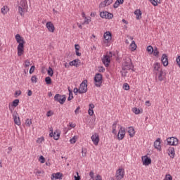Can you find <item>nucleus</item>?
Returning <instances> with one entry per match:
<instances>
[{
    "mask_svg": "<svg viewBox=\"0 0 180 180\" xmlns=\"http://www.w3.org/2000/svg\"><path fill=\"white\" fill-rule=\"evenodd\" d=\"M15 40L17 43H18V46L17 47L18 56L20 57V56H22L25 51V43L26 42L25 41L23 37H22L19 34L15 35Z\"/></svg>",
    "mask_w": 180,
    "mask_h": 180,
    "instance_id": "nucleus-1",
    "label": "nucleus"
},
{
    "mask_svg": "<svg viewBox=\"0 0 180 180\" xmlns=\"http://www.w3.org/2000/svg\"><path fill=\"white\" fill-rule=\"evenodd\" d=\"M133 66L131 65V59L130 58H127L126 60L122 63V68L121 70V74L122 77H126L129 70H131Z\"/></svg>",
    "mask_w": 180,
    "mask_h": 180,
    "instance_id": "nucleus-2",
    "label": "nucleus"
},
{
    "mask_svg": "<svg viewBox=\"0 0 180 180\" xmlns=\"http://www.w3.org/2000/svg\"><path fill=\"white\" fill-rule=\"evenodd\" d=\"M88 80H84L79 86V94H85L88 91Z\"/></svg>",
    "mask_w": 180,
    "mask_h": 180,
    "instance_id": "nucleus-3",
    "label": "nucleus"
},
{
    "mask_svg": "<svg viewBox=\"0 0 180 180\" xmlns=\"http://www.w3.org/2000/svg\"><path fill=\"white\" fill-rule=\"evenodd\" d=\"M94 84L97 88L102 86V75L101 73L96 74L94 77Z\"/></svg>",
    "mask_w": 180,
    "mask_h": 180,
    "instance_id": "nucleus-4",
    "label": "nucleus"
},
{
    "mask_svg": "<svg viewBox=\"0 0 180 180\" xmlns=\"http://www.w3.org/2000/svg\"><path fill=\"white\" fill-rule=\"evenodd\" d=\"M67 100V97L65 95L56 94L54 96V101L60 103V105H64L65 101Z\"/></svg>",
    "mask_w": 180,
    "mask_h": 180,
    "instance_id": "nucleus-5",
    "label": "nucleus"
},
{
    "mask_svg": "<svg viewBox=\"0 0 180 180\" xmlns=\"http://www.w3.org/2000/svg\"><path fill=\"white\" fill-rule=\"evenodd\" d=\"M167 146H178L179 141L176 137H169L166 139Z\"/></svg>",
    "mask_w": 180,
    "mask_h": 180,
    "instance_id": "nucleus-6",
    "label": "nucleus"
},
{
    "mask_svg": "<svg viewBox=\"0 0 180 180\" xmlns=\"http://www.w3.org/2000/svg\"><path fill=\"white\" fill-rule=\"evenodd\" d=\"M124 177V169L123 168H120L117 170L115 178L117 180H122Z\"/></svg>",
    "mask_w": 180,
    "mask_h": 180,
    "instance_id": "nucleus-7",
    "label": "nucleus"
},
{
    "mask_svg": "<svg viewBox=\"0 0 180 180\" xmlns=\"http://www.w3.org/2000/svg\"><path fill=\"white\" fill-rule=\"evenodd\" d=\"M13 117L15 124H17V126H20L21 124L20 118L19 117V115L18 114V112L14 111L13 112Z\"/></svg>",
    "mask_w": 180,
    "mask_h": 180,
    "instance_id": "nucleus-8",
    "label": "nucleus"
},
{
    "mask_svg": "<svg viewBox=\"0 0 180 180\" xmlns=\"http://www.w3.org/2000/svg\"><path fill=\"white\" fill-rule=\"evenodd\" d=\"M161 63H155L153 65V72L155 74V75H158V72L161 71Z\"/></svg>",
    "mask_w": 180,
    "mask_h": 180,
    "instance_id": "nucleus-9",
    "label": "nucleus"
},
{
    "mask_svg": "<svg viewBox=\"0 0 180 180\" xmlns=\"http://www.w3.org/2000/svg\"><path fill=\"white\" fill-rule=\"evenodd\" d=\"M124 136H126V131H124V129L121 127L117 135L118 140H123Z\"/></svg>",
    "mask_w": 180,
    "mask_h": 180,
    "instance_id": "nucleus-10",
    "label": "nucleus"
},
{
    "mask_svg": "<svg viewBox=\"0 0 180 180\" xmlns=\"http://www.w3.org/2000/svg\"><path fill=\"white\" fill-rule=\"evenodd\" d=\"M46 27L48 29L49 32L51 33H54V30H56V27H54V25L52 24L51 22H48L46 24Z\"/></svg>",
    "mask_w": 180,
    "mask_h": 180,
    "instance_id": "nucleus-11",
    "label": "nucleus"
},
{
    "mask_svg": "<svg viewBox=\"0 0 180 180\" xmlns=\"http://www.w3.org/2000/svg\"><path fill=\"white\" fill-rule=\"evenodd\" d=\"M51 180L63 179V174L60 172L53 173L51 176Z\"/></svg>",
    "mask_w": 180,
    "mask_h": 180,
    "instance_id": "nucleus-12",
    "label": "nucleus"
},
{
    "mask_svg": "<svg viewBox=\"0 0 180 180\" xmlns=\"http://www.w3.org/2000/svg\"><path fill=\"white\" fill-rule=\"evenodd\" d=\"M161 61L164 67H167L168 65V56H167L165 53H163L162 56Z\"/></svg>",
    "mask_w": 180,
    "mask_h": 180,
    "instance_id": "nucleus-13",
    "label": "nucleus"
},
{
    "mask_svg": "<svg viewBox=\"0 0 180 180\" xmlns=\"http://www.w3.org/2000/svg\"><path fill=\"white\" fill-rule=\"evenodd\" d=\"M91 140L95 146H98V144H99V135L98 134H94L91 136Z\"/></svg>",
    "mask_w": 180,
    "mask_h": 180,
    "instance_id": "nucleus-14",
    "label": "nucleus"
},
{
    "mask_svg": "<svg viewBox=\"0 0 180 180\" xmlns=\"http://www.w3.org/2000/svg\"><path fill=\"white\" fill-rule=\"evenodd\" d=\"M113 0H105L101 2L99 5V8H105V6H109L111 4H112Z\"/></svg>",
    "mask_w": 180,
    "mask_h": 180,
    "instance_id": "nucleus-15",
    "label": "nucleus"
},
{
    "mask_svg": "<svg viewBox=\"0 0 180 180\" xmlns=\"http://www.w3.org/2000/svg\"><path fill=\"white\" fill-rule=\"evenodd\" d=\"M102 61L105 67H109V64L110 63V58L104 56V57L102 58Z\"/></svg>",
    "mask_w": 180,
    "mask_h": 180,
    "instance_id": "nucleus-16",
    "label": "nucleus"
},
{
    "mask_svg": "<svg viewBox=\"0 0 180 180\" xmlns=\"http://www.w3.org/2000/svg\"><path fill=\"white\" fill-rule=\"evenodd\" d=\"M156 75H158L159 81H164V79L165 78V72H164L162 70H160V71L158 72V74Z\"/></svg>",
    "mask_w": 180,
    "mask_h": 180,
    "instance_id": "nucleus-17",
    "label": "nucleus"
},
{
    "mask_svg": "<svg viewBox=\"0 0 180 180\" xmlns=\"http://www.w3.org/2000/svg\"><path fill=\"white\" fill-rule=\"evenodd\" d=\"M154 147L157 150H161V139L158 138V140L154 142Z\"/></svg>",
    "mask_w": 180,
    "mask_h": 180,
    "instance_id": "nucleus-18",
    "label": "nucleus"
},
{
    "mask_svg": "<svg viewBox=\"0 0 180 180\" xmlns=\"http://www.w3.org/2000/svg\"><path fill=\"white\" fill-rule=\"evenodd\" d=\"M168 154L171 158H174L175 157V148L174 147H169L168 148Z\"/></svg>",
    "mask_w": 180,
    "mask_h": 180,
    "instance_id": "nucleus-19",
    "label": "nucleus"
},
{
    "mask_svg": "<svg viewBox=\"0 0 180 180\" xmlns=\"http://www.w3.org/2000/svg\"><path fill=\"white\" fill-rule=\"evenodd\" d=\"M103 37L105 40L109 41L112 40V34L110 33V32H106L105 33H104Z\"/></svg>",
    "mask_w": 180,
    "mask_h": 180,
    "instance_id": "nucleus-20",
    "label": "nucleus"
},
{
    "mask_svg": "<svg viewBox=\"0 0 180 180\" xmlns=\"http://www.w3.org/2000/svg\"><path fill=\"white\" fill-rule=\"evenodd\" d=\"M128 133L130 137H134V134H136V131H134V127H129L128 129Z\"/></svg>",
    "mask_w": 180,
    "mask_h": 180,
    "instance_id": "nucleus-21",
    "label": "nucleus"
},
{
    "mask_svg": "<svg viewBox=\"0 0 180 180\" xmlns=\"http://www.w3.org/2000/svg\"><path fill=\"white\" fill-rule=\"evenodd\" d=\"M27 12V8H22V7H18V13L20 16H25V13Z\"/></svg>",
    "mask_w": 180,
    "mask_h": 180,
    "instance_id": "nucleus-22",
    "label": "nucleus"
},
{
    "mask_svg": "<svg viewBox=\"0 0 180 180\" xmlns=\"http://www.w3.org/2000/svg\"><path fill=\"white\" fill-rule=\"evenodd\" d=\"M18 8H22L24 9H27V1H21L20 2V5L18 6Z\"/></svg>",
    "mask_w": 180,
    "mask_h": 180,
    "instance_id": "nucleus-23",
    "label": "nucleus"
},
{
    "mask_svg": "<svg viewBox=\"0 0 180 180\" xmlns=\"http://www.w3.org/2000/svg\"><path fill=\"white\" fill-rule=\"evenodd\" d=\"M134 15H136V19H137V20H139V19H141V11L140 10L135 11Z\"/></svg>",
    "mask_w": 180,
    "mask_h": 180,
    "instance_id": "nucleus-24",
    "label": "nucleus"
},
{
    "mask_svg": "<svg viewBox=\"0 0 180 180\" xmlns=\"http://www.w3.org/2000/svg\"><path fill=\"white\" fill-rule=\"evenodd\" d=\"M79 61V59H75L71 62L69 63V65L71 67H78V62Z\"/></svg>",
    "mask_w": 180,
    "mask_h": 180,
    "instance_id": "nucleus-25",
    "label": "nucleus"
},
{
    "mask_svg": "<svg viewBox=\"0 0 180 180\" xmlns=\"http://www.w3.org/2000/svg\"><path fill=\"white\" fill-rule=\"evenodd\" d=\"M151 164V159L148 157H146L143 160V165H150Z\"/></svg>",
    "mask_w": 180,
    "mask_h": 180,
    "instance_id": "nucleus-26",
    "label": "nucleus"
},
{
    "mask_svg": "<svg viewBox=\"0 0 180 180\" xmlns=\"http://www.w3.org/2000/svg\"><path fill=\"white\" fill-rule=\"evenodd\" d=\"M60 131L58 130L55 131L53 133L54 140H58V139H60Z\"/></svg>",
    "mask_w": 180,
    "mask_h": 180,
    "instance_id": "nucleus-27",
    "label": "nucleus"
},
{
    "mask_svg": "<svg viewBox=\"0 0 180 180\" xmlns=\"http://www.w3.org/2000/svg\"><path fill=\"white\" fill-rule=\"evenodd\" d=\"M132 112H133L134 113H135V115H140V113H142V112H143V110H140V109H139V108H134L132 109Z\"/></svg>",
    "mask_w": 180,
    "mask_h": 180,
    "instance_id": "nucleus-28",
    "label": "nucleus"
},
{
    "mask_svg": "<svg viewBox=\"0 0 180 180\" xmlns=\"http://www.w3.org/2000/svg\"><path fill=\"white\" fill-rule=\"evenodd\" d=\"M68 91H69V96L68 98V101H72L74 98V96H72V90L70 87H68Z\"/></svg>",
    "mask_w": 180,
    "mask_h": 180,
    "instance_id": "nucleus-29",
    "label": "nucleus"
},
{
    "mask_svg": "<svg viewBox=\"0 0 180 180\" xmlns=\"http://www.w3.org/2000/svg\"><path fill=\"white\" fill-rule=\"evenodd\" d=\"M153 6H157L158 4H160L161 0H149Z\"/></svg>",
    "mask_w": 180,
    "mask_h": 180,
    "instance_id": "nucleus-30",
    "label": "nucleus"
},
{
    "mask_svg": "<svg viewBox=\"0 0 180 180\" xmlns=\"http://www.w3.org/2000/svg\"><path fill=\"white\" fill-rule=\"evenodd\" d=\"M18 105H19V99H15L13 101L11 106H13V108H16V106H18Z\"/></svg>",
    "mask_w": 180,
    "mask_h": 180,
    "instance_id": "nucleus-31",
    "label": "nucleus"
},
{
    "mask_svg": "<svg viewBox=\"0 0 180 180\" xmlns=\"http://www.w3.org/2000/svg\"><path fill=\"white\" fill-rule=\"evenodd\" d=\"M117 124V122H115L112 124V133L113 134H116V125Z\"/></svg>",
    "mask_w": 180,
    "mask_h": 180,
    "instance_id": "nucleus-32",
    "label": "nucleus"
},
{
    "mask_svg": "<svg viewBox=\"0 0 180 180\" xmlns=\"http://www.w3.org/2000/svg\"><path fill=\"white\" fill-rule=\"evenodd\" d=\"M108 11H103L100 13V16L103 19H106Z\"/></svg>",
    "mask_w": 180,
    "mask_h": 180,
    "instance_id": "nucleus-33",
    "label": "nucleus"
},
{
    "mask_svg": "<svg viewBox=\"0 0 180 180\" xmlns=\"http://www.w3.org/2000/svg\"><path fill=\"white\" fill-rule=\"evenodd\" d=\"M48 75L50 76V77H53V75H54V71H53V68H49L48 69Z\"/></svg>",
    "mask_w": 180,
    "mask_h": 180,
    "instance_id": "nucleus-34",
    "label": "nucleus"
},
{
    "mask_svg": "<svg viewBox=\"0 0 180 180\" xmlns=\"http://www.w3.org/2000/svg\"><path fill=\"white\" fill-rule=\"evenodd\" d=\"M130 47L131 48L132 50H136V49H137V45H136V42L134 41H131Z\"/></svg>",
    "mask_w": 180,
    "mask_h": 180,
    "instance_id": "nucleus-35",
    "label": "nucleus"
},
{
    "mask_svg": "<svg viewBox=\"0 0 180 180\" xmlns=\"http://www.w3.org/2000/svg\"><path fill=\"white\" fill-rule=\"evenodd\" d=\"M153 56H155V57H157L159 54H160V51H158V49L155 48L153 51Z\"/></svg>",
    "mask_w": 180,
    "mask_h": 180,
    "instance_id": "nucleus-36",
    "label": "nucleus"
},
{
    "mask_svg": "<svg viewBox=\"0 0 180 180\" xmlns=\"http://www.w3.org/2000/svg\"><path fill=\"white\" fill-rule=\"evenodd\" d=\"M123 89H124L125 91H129L130 89V86H129V84L124 83L123 84Z\"/></svg>",
    "mask_w": 180,
    "mask_h": 180,
    "instance_id": "nucleus-37",
    "label": "nucleus"
},
{
    "mask_svg": "<svg viewBox=\"0 0 180 180\" xmlns=\"http://www.w3.org/2000/svg\"><path fill=\"white\" fill-rule=\"evenodd\" d=\"M45 82L48 84L50 85L51 84V78L50 77H46L45 78Z\"/></svg>",
    "mask_w": 180,
    "mask_h": 180,
    "instance_id": "nucleus-38",
    "label": "nucleus"
},
{
    "mask_svg": "<svg viewBox=\"0 0 180 180\" xmlns=\"http://www.w3.org/2000/svg\"><path fill=\"white\" fill-rule=\"evenodd\" d=\"M70 144H75V143H77V137L74 136L73 138H72L70 140Z\"/></svg>",
    "mask_w": 180,
    "mask_h": 180,
    "instance_id": "nucleus-39",
    "label": "nucleus"
},
{
    "mask_svg": "<svg viewBox=\"0 0 180 180\" xmlns=\"http://www.w3.org/2000/svg\"><path fill=\"white\" fill-rule=\"evenodd\" d=\"M25 124L28 127H30V125L32 124V120L27 119L26 121H25Z\"/></svg>",
    "mask_w": 180,
    "mask_h": 180,
    "instance_id": "nucleus-40",
    "label": "nucleus"
},
{
    "mask_svg": "<svg viewBox=\"0 0 180 180\" xmlns=\"http://www.w3.org/2000/svg\"><path fill=\"white\" fill-rule=\"evenodd\" d=\"M39 160L40 161V162H41V164H44V162H46V159L44 158V157L43 155H41V156L39 157Z\"/></svg>",
    "mask_w": 180,
    "mask_h": 180,
    "instance_id": "nucleus-41",
    "label": "nucleus"
},
{
    "mask_svg": "<svg viewBox=\"0 0 180 180\" xmlns=\"http://www.w3.org/2000/svg\"><path fill=\"white\" fill-rule=\"evenodd\" d=\"M113 18V14L109 12H107V16L105 19H112Z\"/></svg>",
    "mask_w": 180,
    "mask_h": 180,
    "instance_id": "nucleus-42",
    "label": "nucleus"
},
{
    "mask_svg": "<svg viewBox=\"0 0 180 180\" xmlns=\"http://www.w3.org/2000/svg\"><path fill=\"white\" fill-rule=\"evenodd\" d=\"M147 51L148 53H153V51H154V49H153V46H148L147 47Z\"/></svg>",
    "mask_w": 180,
    "mask_h": 180,
    "instance_id": "nucleus-43",
    "label": "nucleus"
},
{
    "mask_svg": "<svg viewBox=\"0 0 180 180\" xmlns=\"http://www.w3.org/2000/svg\"><path fill=\"white\" fill-rule=\"evenodd\" d=\"M43 141H44V137L38 138L37 140V143L39 144L43 143Z\"/></svg>",
    "mask_w": 180,
    "mask_h": 180,
    "instance_id": "nucleus-44",
    "label": "nucleus"
},
{
    "mask_svg": "<svg viewBox=\"0 0 180 180\" xmlns=\"http://www.w3.org/2000/svg\"><path fill=\"white\" fill-rule=\"evenodd\" d=\"M31 81L33 84H36V82H37V77L36 76H32L31 77Z\"/></svg>",
    "mask_w": 180,
    "mask_h": 180,
    "instance_id": "nucleus-45",
    "label": "nucleus"
},
{
    "mask_svg": "<svg viewBox=\"0 0 180 180\" xmlns=\"http://www.w3.org/2000/svg\"><path fill=\"white\" fill-rule=\"evenodd\" d=\"M120 3L117 2V1H116L115 2V4H113V8H115V9H116L117 8H119V6H120Z\"/></svg>",
    "mask_w": 180,
    "mask_h": 180,
    "instance_id": "nucleus-46",
    "label": "nucleus"
},
{
    "mask_svg": "<svg viewBox=\"0 0 180 180\" xmlns=\"http://www.w3.org/2000/svg\"><path fill=\"white\" fill-rule=\"evenodd\" d=\"M25 67L27 68V67H30V60H26L25 61Z\"/></svg>",
    "mask_w": 180,
    "mask_h": 180,
    "instance_id": "nucleus-47",
    "label": "nucleus"
},
{
    "mask_svg": "<svg viewBox=\"0 0 180 180\" xmlns=\"http://www.w3.org/2000/svg\"><path fill=\"white\" fill-rule=\"evenodd\" d=\"M98 71L100 72H105V68H103V66H101L98 68Z\"/></svg>",
    "mask_w": 180,
    "mask_h": 180,
    "instance_id": "nucleus-48",
    "label": "nucleus"
},
{
    "mask_svg": "<svg viewBox=\"0 0 180 180\" xmlns=\"http://www.w3.org/2000/svg\"><path fill=\"white\" fill-rule=\"evenodd\" d=\"M112 56H113V53L112 52H107L105 56L108 57V58H110V57H112Z\"/></svg>",
    "mask_w": 180,
    "mask_h": 180,
    "instance_id": "nucleus-49",
    "label": "nucleus"
},
{
    "mask_svg": "<svg viewBox=\"0 0 180 180\" xmlns=\"http://www.w3.org/2000/svg\"><path fill=\"white\" fill-rule=\"evenodd\" d=\"M75 180H81V177L79 176V174L77 172V176H75Z\"/></svg>",
    "mask_w": 180,
    "mask_h": 180,
    "instance_id": "nucleus-50",
    "label": "nucleus"
},
{
    "mask_svg": "<svg viewBox=\"0 0 180 180\" xmlns=\"http://www.w3.org/2000/svg\"><path fill=\"white\" fill-rule=\"evenodd\" d=\"M34 72V66H32L30 69V74H33Z\"/></svg>",
    "mask_w": 180,
    "mask_h": 180,
    "instance_id": "nucleus-51",
    "label": "nucleus"
},
{
    "mask_svg": "<svg viewBox=\"0 0 180 180\" xmlns=\"http://www.w3.org/2000/svg\"><path fill=\"white\" fill-rule=\"evenodd\" d=\"M88 113L89 116H94V110L89 109Z\"/></svg>",
    "mask_w": 180,
    "mask_h": 180,
    "instance_id": "nucleus-52",
    "label": "nucleus"
},
{
    "mask_svg": "<svg viewBox=\"0 0 180 180\" xmlns=\"http://www.w3.org/2000/svg\"><path fill=\"white\" fill-rule=\"evenodd\" d=\"M82 157H85L86 155V149H82Z\"/></svg>",
    "mask_w": 180,
    "mask_h": 180,
    "instance_id": "nucleus-53",
    "label": "nucleus"
},
{
    "mask_svg": "<svg viewBox=\"0 0 180 180\" xmlns=\"http://www.w3.org/2000/svg\"><path fill=\"white\" fill-rule=\"evenodd\" d=\"M53 113L51 111H48L46 113L47 117H50V116H53Z\"/></svg>",
    "mask_w": 180,
    "mask_h": 180,
    "instance_id": "nucleus-54",
    "label": "nucleus"
},
{
    "mask_svg": "<svg viewBox=\"0 0 180 180\" xmlns=\"http://www.w3.org/2000/svg\"><path fill=\"white\" fill-rule=\"evenodd\" d=\"M15 95H17V96H19L22 95V91L20 90L16 91L15 93Z\"/></svg>",
    "mask_w": 180,
    "mask_h": 180,
    "instance_id": "nucleus-55",
    "label": "nucleus"
},
{
    "mask_svg": "<svg viewBox=\"0 0 180 180\" xmlns=\"http://www.w3.org/2000/svg\"><path fill=\"white\" fill-rule=\"evenodd\" d=\"M94 171H91L89 173V176L91 179H94Z\"/></svg>",
    "mask_w": 180,
    "mask_h": 180,
    "instance_id": "nucleus-56",
    "label": "nucleus"
},
{
    "mask_svg": "<svg viewBox=\"0 0 180 180\" xmlns=\"http://www.w3.org/2000/svg\"><path fill=\"white\" fill-rule=\"evenodd\" d=\"M74 94H75L77 95V94H78V92H79V89L78 88H75L73 90Z\"/></svg>",
    "mask_w": 180,
    "mask_h": 180,
    "instance_id": "nucleus-57",
    "label": "nucleus"
},
{
    "mask_svg": "<svg viewBox=\"0 0 180 180\" xmlns=\"http://www.w3.org/2000/svg\"><path fill=\"white\" fill-rule=\"evenodd\" d=\"M1 13H3V15L6 14V11L5 6H4V7L1 8Z\"/></svg>",
    "mask_w": 180,
    "mask_h": 180,
    "instance_id": "nucleus-58",
    "label": "nucleus"
},
{
    "mask_svg": "<svg viewBox=\"0 0 180 180\" xmlns=\"http://www.w3.org/2000/svg\"><path fill=\"white\" fill-rule=\"evenodd\" d=\"M79 109H81V108L77 107V108H76V110H75V113L76 115H78V113H79Z\"/></svg>",
    "mask_w": 180,
    "mask_h": 180,
    "instance_id": "nucleus-59",
    "label": "nucleus"
},
{
    "mask_svg": "<svg viewBox=\"0 0 180 180\" xmlns=\"http://www.w3.org/2000/svg\"><path fill=\"white\" fill-rule=\"evenodd\" d=\"M89 22H91V20L86 19V20H85L84 22H83V25H85V23H86V25H89Z\"/></svg>",
    "mask_w": 180,
    "mask_h": 180,
    "instance_id": "nucleus-60",
    "label": "nucleus"
},
{
    "mask_svg": "<svg viewBox=\"0 0 180 180\" xmlns=\"http://www.w3.org/2000/svg\"><path fill=\"white\" fill-rule=\"evenodd\" d=\"M95 108V105H94L93 103L89 104V108L91 110H94V108Z\"/></svg>",
    "mask_w": 180,
    "mask_h": 180,
    "instance_id": "nucleus-61",
    "label": "nucleus"
},
{
    "mask_svg": "<svg viewBox=\"0 0 180 180\" xmlns=\"http://www.w3.org/2000/svg\"><path fill=\"white\" fill-rule=\"evenodd\" d=\"M75 51H79V46L78 44L75 45Z\"/></svg>",
    "mask_w": 180,
    "mask_h": 180,
    "instance_id": "nucleus-62",
    "label": "nucleus"
},
{
    "mask_svg": "<svg viewBox=\"0 0 180 180\" xmlns=\"http://www.w3.org/2000/svg\"><path fill=\"white\" fill-rule=\"evenodd\" d=\"M96 180H102V177L101 176V175L98 174V175L96 176Z\"/></svg>",
    "mask_w": 180,
    "mask_h": 180,
    "instance_id": "nucleus-63",
    "label": "nucleus"
},
{
    "mask_svg": "<svg viewBox=\"0 0 180 180\" xmlns=\"http://www.w3.org/2000/svg\"><path fill=\"white\" fill-rule=\"evenodd\" d=\"M76 56H78V57H81V53H79V51H75Z\"/></svg>",
    "mask_w": 180,
    "mask_h": 180,
    "instance_id": "nucleus-64",
    "label": "nucleus"
}]
</instances>
